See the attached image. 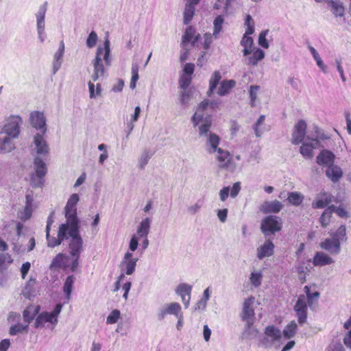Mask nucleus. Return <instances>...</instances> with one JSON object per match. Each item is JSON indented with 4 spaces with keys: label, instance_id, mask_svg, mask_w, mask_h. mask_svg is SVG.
I'll return each mask as SVG.
<instances>
[{
    "label": "nucleus",
    "instance_id": "f704fd0d",
    "mask_svg": "<svg viewBox=\"0 0 351 351\" xmlns=\"http://www.w3.org/2000/svg\"><path fill=\"white\" fill-rule=\"evenodd\" d=\"M200 35L197 34L195 35V30L192 27H189L182 37V43L184 45L191 42L193 45H195V43L199 39Z\"/></svg>",
    "mask_w": 351,
    "mask_h": 351
},
{
    "label": "nucleus",
    "instance_id": "cd10ccee",
    "mask_svg": "<svg viewBox=\"0 0 351 351\" xmlns=\"http://www.w3.org/2000/svg\"><path fill=\"white\" fill-rule=\"evenodd\" d=\"M320 247L332 254H338L341 250V245L335 239H326L320 243Z\"/></svg>",
    "mask_w": 351,
    "mask_h": 351
},
{
    "label": "nucleus",
    "instance_id": "3c124183",
    "mask_svg": "<svg viewBox=\"0 0 351 351\" xmlns=\"http://www.w3.org/2000/svg\"><path fill=\"white\" fill-rule=\"evenodd\" d=\"M259 90L260 86L258 85H251L250 86L249 94L250 98V106L252 107H254L256 105V100L257 99Z\"/></svg>",
    "mask_w": 351,
    "mask_h": 351
},
{
    "label": "nucleus",
    "instance_id": "f3484780",
    "mask_svg": "<svg viewBox=\"0 0 351 351\" xmlns=\"http://www.w3.org/2000/svg\"><path fill=\"white\" fill-rule=\"evenodd\" d=\"M319 141L317 138H306V141L302 143L300 148V152L306 159H311L313 157V150L318 147Z\"/></svg>",
    "mask_w": 351,
    "mask_h": 351
},
{
    "label": "nucleus",
    "instance_id": "0eeeda50",
    "mask_svg": "<svg viewBox=\"0 0 351 351\" xmlns=\"http://www.w3.org/2000/svg\"><path fill=\"white\" fill-rule=\"evenodd\" d=\"M282 229V221L277 216L269 215L265 217L261 224V232L265 236L274 234Z\"/></svg>",
    "mask_w": 351,
    "mask_h": 351
},
{
    "label": "nucleus",
    "instance_id": "37998d69",
    "mask_svg": "<svg viewBox=\"0 0 351 351\" xmlns=\"http://www.w3.org/2000/svg\"><path fill=\"white\" fill-rule=\"evenodd\" d=\"M75 277L73 275L69 276L64 284L63 286V291L64 293L66 294V298L67 300H69L71 298V294L73 290V285L75 282Z\"/></svg>",
    "mask_w": 351,
    "mask_h": 351
},
{
    "label": "nucleus",
    "instance_id": "052dcab7",
    "mask_svg": "<svg viewBox=\"0 0 351 351\" xmlns=\"http://www.w3.org/2000/svg\"><path fill=\"white\" fill-rule=\"evenodd\" d=\"M269 33V29L261 32L258 36V45L265 49L269 48V43L266 39V36Z\"/></svg>",
    "mask_w": 351,
    "mask_h": 351
},
{
    "label": "nucleus",
    "instance_id": "8fccbe9b",
    "mask_svg": "<svg viewBox=\"0 0 351 351\" xmlns=\"http://www.w3.org/2000/svg\"><path fill=\"white\" fill-rule=\"evenodd\" d=\"M262 278V271L259 270L251 273L250 280L254 287H258L261 285Z\"/></svg>",
    "mask_w": 351,
    "mask_h": 351
},
{
    "label": "nucleus",
    "instance_id": "338daca9",
    "mask_svg": "<svg viewBox=\"0 0 351 351\" xmlns=\"http://www.w3.org/2000/svg\"><path fill=\"white\" fill-rule=\"evenodd\" d=\"M201 207H202V203L200 202H197L193 205L190 206L187 208V210L190 214L195 215L199 210Z\"/></svg>",
    "mask_w": 351,
    "mask_h": 351
},
{
    "label": "nucleus",
    "instance_id": "dca6fc26",
    "mask_svg": "<svg viewBox=\"0 0 351 351\" xmlns=\"http://www.w3.org/2000/svg\"><path fill=\"white\" fill-rule=\"evenodd\" d=\"M202 138H206L205 147L206 152L208 154H215L217 151L220 148L219 147V145L221 139L220 137L215 133H213L209 130L208 133Z\"/></svg>",
    "mask_w": 351,
    "mask_h": 351
},
{
    "label": "nucleus",
    "instance_id": "79ce46f5",
    "mask_svg": "<svg viewBox=\"0 0 351 351\" xmlns=\"http://www.w3.org/2000/svg\"><path fill=\"white\" fill-rule=\"evenodd\" d=\"M38 306H28L23 313V318L28 325L29 322L34 318L35 315L38 313Z\"/></svg>",
    "mask_w": 351,
    "mask_h": 351
},
{
    "label": "nucleus",
    "instance_id": "680f3d73",
    "mask_svg": "<svg viewBox=\"0 0 351 351\" xmlns=\"http://www.w3.org/2000/svg\"><path fill=\"white\" fill-rule=\"evenodd\" d=\"M190 83L191 77L184 75H182L179 80L180 87L183 90H186L189 86Z\"/></svg>",
    "mask_w": 351,
    "mask_h": 351
},
{
    "label": "nucleus",
    "instance_id": "9b49d317",
    "mask_svg": "<svg viewBox=\"0 0 351 351\" xmlns=\"http://www.w3.org/2000/svg\"><path fill=\"white\" fill-rule=\"evenodd\" d=\"M311 299V293L307 292V295H300L298 297L297 302L294 306L296 311L298 322L300 324H303L306 321L307 318V300Z\"/></svg>",
    "mask_w": 351,
    "mask_h": 351
},
{
    "label": "nucleus",
    "instance_id": "4468645a",
    "mask_svg": "<svg viewBox=\"0 0 351 351\" xmlns=\"http://www.w3.org/2000/svg\"><path fill=\"white\" fill-rule=\"evenodd\" d=\"M216 154V159L219 167L222 169H227L231 171L235 168V164L232 162L230 152L219 148Z\"/></svg>",
    "mask_w": 351,
    "mask_h": 351
},
{
    "label": "nucleus",
    "instance_id": "774afa93",
    "mask_svg": "<svg viewBox=\"0 0 351 351\" xmlns=\"http://www.w3.org/2000/svg\"><path fill=\"white\" fill-rule=\"evenodd\" d=\"M31 267V264L29 262H25L23 263L21 267V277L23 279H25L26 277V275L29 271V269Z\"/></svg>",
    "mask_w": 351,
    "mask_h": 351
},
{
    "label": "nucleus",
    "instance_id": "09e8293b",
    "mask_svg": "<svg viewBox=\"0 0 351 351\" xmlns=\"http://www.w3.org/2000/svg\"><path fill=\"white\" fill-rule=\"evenodd\" d=\"M304 199V196L298 192H291L288 195V201L293 206H300Z\"/></svg>",
    "mask_w": 351,
    "mask_h": 351
},
{
    "label": "nucleus",
    "instance_id": "c03bdc74",
    "mask_svg": "<svg viewBox=\"0 0 351 351\" xmlns=\"http://www.w3.org/2000/svg\"><path fill=\"white\" fill-rule=\"evenodd\" d=\"M36 284V280H29L24 289L23 290V295H24L25 298H27V299H30L32 296L34 295V293H35V290H34V285Z\"/></svg>",
    "mask_w": 351,
    "mask_h": 351
},
{
    "label": "nucleus",
    "instance_id": "4c0bfd02",
    "mask_svg": "<svg viewBox=\"0 0 351 351\" xmlns=\"http://www.w3.org/2000/svg\"><path fill=\"white\" fill-rule=\"evenodd\" d=\"M253 44L254 41L252 37L243 35L242 40H241V45L244 48L243 50L244 56H247L252 53Z\"/></svg>",
    "mask_w": 351,
    "mask_h": 351
},
{
    "label": "nucleus",
    "instance_id": "f03ea898",
    "mask_svg": "<svg viewBox=\"0 0 351 351\" xmlns=\"http://www.w3.org/2000/svg\"><path fill=\"white\" fill-rule=\"evenodd\" d=\"M34 171L30 174V184L33 188L42 187L47 169L45 162L39 156L34 158Z\"/></svg>",
    "mask_w": 351,
    "mask_h": 351
},
{
    "label": "nucleus",
    "instance_id": "a211bd4d",
    "mask_svg": "<svg viewBox=\"0 0 351 351\" xmlns=\"http://www.w3.org/2000/svg\"><path fill=\"white\" fill-rule=\"evenodd\" d=\"M68 224H61L59 227L58 237H51L50 235H46V239L47 241V245L51 247H53L55 246L60 245L62 242L68 239L67 237V231L69 230Z\"/></svg>",
    "mask_w": 351,
    "mask_h": 351
},
{
    "label": "nucleus",
    "instance_id": "7ed1b4c3",
    "mask_svg": "<svg viewBox=\"0 0 351 351\" xmlns=\"http://www.w3.org/2000/svg\"><path fill=\"white\" fill-rule=\"evenodd\" d=\"M191 121L194 127L198 126L199 137L206 135L209 131L212 125L211 116L205 113V111L197 109Z\"/></svg>",
    "mask_w": 351,
    "mask_h": 351
},
{
    "label": "nucleus",
    "instance_id": "423d86ee",
    "mask_svg": "<svg viewBox=\"0 0 351 351\" xmlns=\"http://www.w3.org/2000/svg\"><path fill=\"white\" fill-rule=\"evenodd\" d=\"M80 197L77 193H73L68 199L66 204L64 207L65 217L66 222L64 224H68L69 226H78L79 220L77 217L76 206L79 202Z\"/></svg>",
    "mask_w": 351,
    "mask_h": 351
},
{
    "label": "nucleus",
    "instance_id": "ddd939ff",
    "mask_svg": "<svg viewBox=\"0 0 351 351\" xmlns=\"http://www.w3.org/2000/svg\"><path fill=\"white\" fill-rule=\"evenodd\" d=\"M21 123V119L19 116H12L3 127V132L12 138H16L19 136L20 129L19 125Z\"/></svg>",
    "mask_w": 351,
    "mask_h": 351
},
{
    "label": "nucleus",
    "instance_id": "393cba45",
    "mask_svg": "<svg viewBox=\"0 0 351 351\" xmlns=\"http://www.w3.org/2000/svg\"><path fill=\"white\" fill-rule=\"evenodd\" d=\"M335 159V156L332 152L328 149H323L317 156L316 162L319 165L326 166L328 167L334 164Z\"/></svg>",
    "mask_w": 351,
    "mask_h": 351
},
{
    "label": "nucleus",
    "instance_id": "aec40b11",
    "mask_svg": "<svg viewBox=\"0 0 351 351\" xmlns=\"http://www.w3.org/2000/svg\"><path fill=\"white\" fill-rule=\"evenodd\" d=\"M45 134L37 133L34 136V149L38 155L45 156L49 152V145L44 138Z\"/></svg>",
    "mask_w": 351,
    "mask_h": 351
},
{
    "label": "nucleus",
    "instance_id": "5701e85b",
    "mask_svg": "<svg viewBox=\"0 0 351 351\" xmlns=\"http://www.w3.org/2000/svg\"><path fill=\"white\" fill-rule=\"evenodd\" d=\"M332 197L331 194L322 191L316 195L312 203V207L313 208H323L332 202Z\"/></svg>",
    "mask_w": 351,
    "mask_h": 351
},
{
    "label": "nucleus",
    "instance_id": "c756f323",
    "mask_svg": "<svg viewBox=\"0 0 351 351\" xmlns=\"http://www.w3.org/2000/svg\"><path fill=\"white\" fill-rule=\"evenodd\" d=\"M282 204L278 200L265 202L261 206V210L264 213H278L282 208Z\"/></svg>",
    "mask_w": 351,
    "mask_h": 351
},
{
    "label": "nucleus",
    "instance_id": "5fc2aeb1",
    "mask_svg": "<svg viewBox=\"0 0 351 351\" xmlns=\"http://www.w3.org/2000/svg\"><path fill=\"white\" fill-rule=\"evenodd\" d=\"M346 228L345 226H341L336 231L335 234L333 235L332 238L335 239L336 241H338L339 242V244L341 245V242L343 241L346 237Z\"/></svg>",
    "mask_w": 351,
    "mask_h": 351
},
{
    "label": "nucleus",
    "instance_id": "6ab92c4d",
    "mask_svg": "<svg viewBox=\"0 0 351 351\" xmlns=\"http://www.w3.org/2000/svg\"><path fill=\"white\" fill-rule=\"evenodd\" d=\"M181 312V306L178 302H171L162 306L158 312L159 319H163L167 315L178 316Z\"/></svg>",
    "mask_w": 351,
    "mask_h": 351
},
{
    "label": "nucleus",
    "instance_id": "4be33fe9",
    "mask_svg": "<svg viewBox=\"0 0 351 351\" xmlns=\"http://www.w3.org/2000/svg\"><path fill=\"white\" fill-rule=\"evenodd\" d=\"M192 286L186 283H180L176 289V293L182 298L185 308H188L191 300Z\"/></svg>",
    "mask_w": 351,
    "mask_h": 351
},
{
    "label": "nucleus",
    "instance_id": "a878e982",
    "mask_svg": "<svg viewBox=\"0 0 351 351\" xmlns=\"http://www.w3.org/2000/svg\"><path fill=\"white\" fill-rule=\"evenodd\" d=\"M69 261V256L62 254L59 253L56 257L52 260L49 268L53 270H58L60 268L66 269L69 267L68 263Z\"/></svg>",
    "mask_w": 351,
    "mask_h": 351
},
{
    "label": "nucleus",
    "instance_id": "412c9836",
    "mask_svg": "<svg viewBox=\"0 0 351 351\" xmlns=\"http://www.w3.org/2000/svg\"><path fill=\"white\" fill-rule=\"evenodd\" d=\"M274 244L270 239H267L257 248V258L262 260L265 257L271 256L274 252Z\"/></svg>",
    "mask_w": 351,
    "mask_h": 351
},
{
    "label": "nucleus",
    "instance_id": "bb28decb",
    "mask_svg": "<svg viewBox=\"0 0 351 351\" xmlns=\"http://www.w3.org/2000/svg\"><path fill=\"white\" fill-rule=\"evenodd\" d=\"M185 1H186V5H185L184 11L183 21L185 25H187L192 20L193 15H194V12H195V5L199 3L200 0H185Z\"/></svg>",
    "mask_w": 351,
    "mask_h": 351
},
{
    "label": "nucleus",
    "instance_id": "b1692460",
    "mask_svg": "<svg viewBox=\"0 0 351 351\" xmlns=\"http://www.w3.org/2000/svg\"><path fill=\"white\" fill-rule=\"evenodd\" d=\"M31 124L36 129H41L42 133L45 134L47 131L46 121L43 113L40 112H33L30 114Z\"/></svg>",
    "mask_w": 351,
    "mask_h": 351
},
{
    "label": "nucleus",
    "instance_id": "58836bf2",
    "mask_svg": "<svg viewBox=\"0 0 351 351\" xmlns=\"http://www.w3.org/2000/svg\"><path fill=\"white\" fill-rule=\"evenodd\" d=\"M335 211V206L332 205L328 206L322 213L319 218V222L323 228L328 226L330 221L332 214Z\"/></svg>",
    "mask_w": 351,
    "mask_h": 351
},
{
    "label": "nucleus",
    "instance_id": "4d7b16f0",
    "mask_svg": "<svg viewBox=\"0 0 351 351\" xmlns=\"http://www.w3.org/2000/svg\"><path fill=\"white\" fill-rule=\"evenodd\" d=\"M265 115H261L253 126V129L256 137H261L263 134V130H258V126H262L265 122Z\"/></svg>",
    "mask_w": 351,
    "mask_h": 351
},
{
    "label": "nucleus",
    "instance_id": "a19ab883",
    "mask_svg": "<svg viewBox=\"0 0 351 351\" xmlns=\"http://www.w3.org/2000/svg\"><path fill=\"white\" fill-rule=\"evenodd\" d=\"M221 79V75L219 71H215L212 75L209 80V89L208 90V95L210 96L217 88L219 81Z\"/></svg>",
    "mask_w": 351,
    "mask_h": 351
},
{
    "label": "nucleus",
    "instance_id": "0e129e2a",
    "mask_svg": "<svg viewBox=\"0 0 351 351\" xmlns=\"http://www.w3.org/2000/svg\"><path fill=\"white\" fill-rule=\"evenodd\" d=\"M230 194V187L226 186L223 187L222 189L219 191V198L221 202H225L227 198L228 197V195Z\"/></svg>",
    "mask_w": 351,
    "mask_h": 351
},
{
    "label": "nucleus",
    "instance_id": "ea45409f",
    "mask_svg": "<svg viewBox=\"0 0 351 351\" xmlns=\"http://www.w3.org/2000/svg\"><path fill=\"white\" fill-rule=\"evenodd\" d=\"M10 136H6L2 140L0 138V150L9 153L15 149V145L12 141Z\"/></svg>",
    "mask_w": 351,
    "mask_h": 351
},
{
    "label": "nucleus",
    "instance_id": "39448f33",
    "mask_svg": "<svg viewBox=\"0 0 351 351\" xmlns=\"http://www.w3.org/2000/svg\"><path fill=\"white\" fill-rule=\"evenodd\" d=\"M265 336L259 340L258 347L265 349L271 348L275 343L281 340L282 335L281 330L274 326H268L265 328Z\"/></svg>",
    "mask_w": 351,
    "mask_h": 351
},
{
    "label": "nucleus",
    "instance_id": "e2e57ef3",
    "mask_svg": "<svg viewBox=\"0 0 351 351\" xmlns=\"http://www.w3.org/2000/svg\"><path fill=\"white\" fill-rule=\"evenodd\" d=\"M138 237L136 234H133L131 237L129 243V249L131 252H134L136 250L138 245Z\"/></svg>",
    "mask_w": 351,
    "mask_h": 351
},
{
    "label": "nucleus",
    "instance_id": "49530a36",
    "mask_svg": "<svg viewBox=\"0 0 351 351\" xmlns=\"http://www.w3.org/2000/svg\"><path fill=\"white\" fill-rule=\"evenodd\" d=\"M308 49L314 58V60H315L316 63H317V65L318 66V67L324 72V73H326V69H327V66L324 64V62L322 61L321 57L319 56L318 52L316 51V49L312 47V46H309L308 47Z\"/></svg>",
    "mask_w": 351,
    "mask_h": 351
},
{
    "label": "nucleus",
    "instance_id": "13d9d810",
    "mask_svg": "<svg viewBox=\"0 0 351 351\" xmlns=\"http://www.w3.org/2000/svg\"><path fill=\"white\" fill-rule=\"evenodd\" d=\"M120 311L117 309L113 310L107 317L106 323L108 324H115L120 318Z\"/></svg>",
    "mask_w": 351,
    "mask_h": 351
},
{
    "label": "nucleus",
    "instance_id": "473e14b6",
    "mask_svg": "<svg viewBox=\"0 0 351 351\" xmlns=\"http://www.w3.org/2000/svg\"><path fill=\"white\" fill-rule=\"evenodd\" d=\"M334 261L332 258L324 252H316L313 259V264L315 266H324L332 263Z\"/></svg>",
    "mask_w": 351,
    "mask_h": 351
},
{
    "label": "nucleus",
    "instance_id": "2f4dec72",
    "mask_svg": "<svg viewBox=\"0 0 351 351\" xmlns=\"http://www.w3.org/2000/svg\"><path fill=\"white\" fill-rule=\"evenodd\" d=\"M151 219L149 217L143 219L136 230V235L139 238L147 237L150 230Z\"/></svg>",
    "mask_w": 351,
    "mask_h": 351
},
{
    "label": "nucleus",
    "instance_id": "c85d7f7f",
    "mask_svg": "<svg viewBox=\"0 0 351 351\" xmlns=\"http://www.w3.org/2000/svg\"><path fill=\"white\" fill-rule=\"evenodd\" d=\"M341 168L336 165H331L326 170V176L334 183L337 182L343 177Z\"/></svg>",
    "mask_w": 351,
    "mask_h": 351
},
{
    "label": "nucleus",
    "instance_id": "f8f14e48",
    "mask_svg": "<svg viewBox=\"0 0 351 351\" xmlns=\"http://www.w3.org/2000/svg\"><path fill=\"white\" fill-rule=\"evenodd\" d=\"M137 258H134L132 252H126L120 263L119 267L121 271H124L126 275L133 274L136 270Z\"/></svg>",
    "mask_w": 351,
    "mask_h": 351
},
{
    "label": "nucleus",
    "instance_id": "72a5a7b5",
    "mask_svg": "<svg viewBox=\"0 0 351 351\" xmlns=\"http://www.w3.org/2000/svg\"><path fill=\"white\" fill-rule=\"evenodd\" d=\"M252 56L247 58L245 62L247 65L256 66L258 62L265 57V52L261 49L252 51Z\"/></svg>",
    "mask_w": 351,
    "mask_h": 351
},
{
    "label": "nucleus",
    "instance_id": "9d476101",
    "mask_svg": "<svg viewBox=\"0 0 351 351\" xmlns=\"http://www.w3.org/2000/svg\"><path fill=\"white\" fill-rule=\"evenodd\" d=\"M47 3L45 2L39 7L36 14V29L38 38L40 43H43L47 38L45 33V14L47 11Z\"/></svg>",
    "mask_w": 351,
    "mask_h": 351
},
{
    "label": "nucleus",
    "instance_id": "864d4df0",
    "mask_svg": "<svg viewBox=\"0 0 351 351\" xmlns=\"http://www.w3.org/2000/svg\"><path fill=\"white\" fill-rule=\"evenodd\" d=\"M152 157V154L149 150H145L138 159V167L140 169H144Z\"/></svg>",
    "mask_w": 351,
    "mask_h": 351
},
{
    "label": "nucleus",
    "instance_id": "a18cd8bd",
    "mask_svg": "<svg viewBox=\"0 0 351 351\" xmlns=\"http://www.w3.org/2000/svg\"><path fill=\"white\" fill-rule=\"evenodd\" d=\"M331 11L335 16H342L344 14V7L339 1H331Z\"/></svg>",
    "mask_w": 351,
    "mask_h": 351
},
{
    "label": "nucleus",
    "instance_id": "7c9ffc66",
    "mask_svg": "<svg viewBox=\"0 0 351 351\" xmlns=\"http://www.w3.org/2000/svg\"><path fill=\"white\" fill-rule=\"evenodd\" d=\"M34 198L32 195L27 194L25 195V205L23 211L21 214V218L23 220L29 219L32 217L33 211Z\"/></svg>",
    "mask_w": 351,
    "mask_h": 351
},
{
    "label": "nucleus",
    "instance_id": "1a4fd4ad",
    "mask_svg": "<svg viewBox=\"0 0 351 351\" xmlns=\"http://www.w3.org/2000/svg\"><path fill=\"white\" fill-rule=\"evenodd\" d=\"M62 308V305L57 304L51 312L40 313L36 319L35 326L36 328L43 326L46 322H50L54 325L58 323V316L60 313Z\"/></svg>",
    "mask_w": 351,
    "mask_h": 351
},
{
    "label": "nucleus",
    "instance_id": "f257e3e1",
    "mask_svg": "<svg viewBox=\"0 0 351 351\" xmlns=\"http://www.w3.org/2000/svg\"><path fill=\"white\" fill-rule=\"evenodd\" d=\"M104 60L106 67L111 64L112 58L110 56V43L108 38L104 42V46H99L96 51L95 58L92 61L93 72L100 74L101 78L106 76V68L102 62Z\"/></svg>",
    "mask_w": 351,
    "mask_h": 351
},
{
    "label": "nucleus",
    "instance_id": "2eb2a0df",
    "mask_svg": "<svg viewBox=\"0 0 351 351\" xmlns=\"http://www.w3.org/2000/svg\"><path fill=\"white\" fill-rule=\"evenodd\" d=\"M307 124L304 120H300L294 126L291 143L293 145L302 143L306 133Z\"/></svg>",
    "mask_w": 351,
    "mask_h": 351
},
{
    "label": "nucleus",
    "instance_id": "e433bc0d",
    "mask_svg": "<svg viewBox=\"0 0 351 351\" xmlns=\"http://www.w3.org/2000/svg\"><path fill=\"white\" fill-rule=\"evenodd\" d=\"M236 82L233 80H223L221 82L220 87L217 91V94L220 96H224L228 94L230 90L234 87Z\"/></svg>",
    "mask_w": 351,
    "mask_h": 351
},
{
    "label": "nucleus",
    "instance_id": "6e6552de",
    "mask_svg": "<svg viewBox=\"0 0 351 351\" xmlns=\"http://www.w3.org/2000/svg\"><path fill=\"white\" fill-rule=\"evenodd\" d=\"M255 305L256 299L254 296L246 298L243 302L241 318L243 322L247 323L248 325H254L255 320Z\"/></svg>",
    "mask_w": 351,
    "mask_h": 351
},
{
    "label": "nucleus",
    "instance_id": "20e7f679",
    "mask_svg": "<svg viewBox=\"0 0 351 351\" xmlns=\"http://www.w3.org/2000/svg\"><path fill=\"white\" fill-rule=\"evenodd\" d=\"M80 226H69L67 235L71 237L69 243V253L71 256H80L83 251V241L79 233Z\"/></svg>",
    "mask_w": 351,
    "mask_h": 351
},
{
    "label": "nucleus",
    "instance_id": "603ef678",
    "mask_svg": "<svg viewBox=\"0 0 351 351\" xmlns=\"http://www.w3.org/2000/svg\"><path fill=\"white\" fill-rule=\"evenodd\" d=\"M28 328V325H23L22 324L18 323L14 326H12L10 328V335H16L19 333H22L23 332H27Z\"/></svg>",
    "mask_w": 351,
    "mask_h": 351
},
{
    "label": "nucleus",
    "instance_id": "de8ad7c7",
    "mask_svg": "<svg viewBox=\"0 0 351 351\" xmlns=\"http://www.w3.org/2000/svg\"><path fill=\"white\" fill-rule=\"evenodd\" d=\"M297 328V324L294 321L291 322L283 330L282 335L289 339L294 337Z\"/></svg>",
    "mask_w": 351,
    "mask_h": 351
},
{
    "label": "nucleus",
    "instance_id": "6e6d98bb",
    "mask_svg": "<svg viewBox=\"0 0 351 351\" xmlns=\"http://www.w3.org/2000/svg\"><path fill=\"white\" fill-rule=\"evenodd\" d=\"M223 23V19L222 16H221V15L217 16L215 18V19L214 20L213 36H215V37H217V35L221 32Z\"/></svg>",
    "mask_w": 351,
    "mask_h": 351
},
{
    "label": "nucleus",
    "instance_id": "c9c22d12",
    "mask_svg": "<svg viewBox=\"0 0 351 351\" xmlns=\"http://www.w3.org/2000/svg\"><path fill=\"white\" fill-rule=\"evenodd\" d=\"M13 261L14 260L10 254L5 252L0 253V273L5 271Z\"/></svg>",
    "mask_w": 351,
    "mask_h": 351
},
{
    "label": "nucleus",
    "instance_id": "69168bd1",
    "mask_svg": "<svg viewBox=\"0 0 351 351\" xmlns=\"http://www.w3.org/2000/svg\"><path fill=\"white\" fill-rule=\"evenodd\" d=\"M241 190V186H240V182H235L232 189H230V196L232 197V198H234L235 197L237 196V195L239 194V191Z\"/></svg>",
    "mask_w": 351,
    "mask_h": 351
},
{
    "label": "nucleus",
    "instance_id": "bf43d9fd",
    "mask_svg": "<svg viewBox=\"0 0 351 351\" xmlns=\"http://www.w3.org/2000/svg\"><path fill=\"white\" fill-rule=\"evenodd\" d=\"M98 40L97 34L95 32L92 31L86 41V44L87 47L93 48L96 45L97 41Z\"/></svg>",
    "mask_w": 351,
    "mask_h": 351
}]
</instances>
